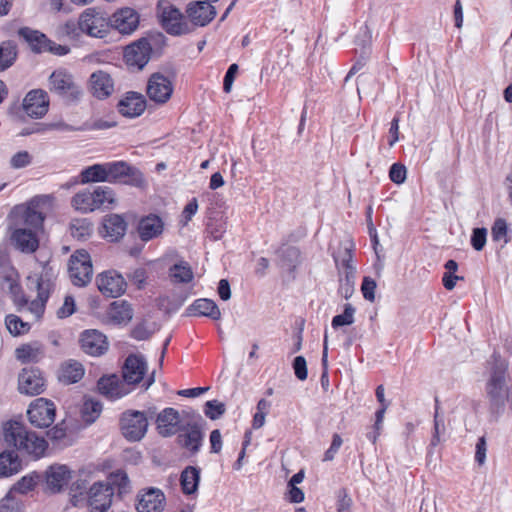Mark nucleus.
<instances>
[{
    "label": "nucleus",
    "instance_id": "nucleus-1",
    "mask_svg": "<svg viewBox=\"0 0 512 512\" xmlns=\"http://www.w3.org/2000/svg\"><path fill=\"white\" fill-rule=\"evenodd\" d=\"M126 478L122 471L107 474L98 468L83 469L73 484L70 501L75 507H87L89 512H107L112 505L115 487L121 491Z\"/></svg>",
    "mask_w": 512,
    "mask_h": 512
},
{
    "label": "nucleus",
    "instance_id": "nucleus-2",
    "mask_svg": "<svg viewBox=\"0 0 512 512\" xmlns=\"http://www.w3.org/2000/svg\"><path fill=\"white\" fill-rule=\"evenodd\" d=\"M488 378L485 382L484 397L489 420L497 422L505 413L512 384L509 383L508 362L499 352L494 351L487 361Z\"/></svg>",
    "mask_w": 512,
    "mask_h": 512
},
{
    "label": "nucleus",
    "instance_id": "nucleus-3",
    "mask_svg": "<svg viewBox=\"0 0 512 512\" xmlns=\"http://www.w3.org/2000/svg\"><path fill=\"white\" fill-rule=\"evenodd\" d=\"M56 277L57 274L48 261L34 260L27 281L29 287L37 291L36 299L29 306V313L35 321H39L44 315L46 303L55 288Z\"/></svg>",
    "mask_w": 512,
    "mask_h": 512
},
{
    "label": "nucleus",
    "instance_id": "nucleus-4",
    "mask_svg": "<svg viewBox=\"0 0 512 512\" xmlns=\"http://www.w3.org/2000/svg\"><path fill=\"white\" fill-rule=\"evenodd\" d=\"M70 204L76 211L87 214L115 208L117 198L110 187L97 186L78 191L72 196Z\"/></svg>",
    "mask_w": 512,
    "mask_h": 512
},
{
    "label": "nucleus",
    "instance_id": "nucleus-5",
    "mask_svg": "<svg viewBox=\"0 0 512 512\" xmlns=\"http://www.w3.org/2000/svg\"><path fill=\"white\" fill-rule=\"evenodd\" d=\"M4 437L8 444L35 458L43 456L47 449V442L43 437L27 430L25 426L18 422L7 424L4 429Z\"/></svg>",
    "mask_w": 512,
    "mask_h": 512
},
{
    "label": "nucleus",
    "instance_id": "nucleus-6",
    "mask_svg": "<svg viewBox=\"0 0 512 512\" xmlns=\"http://www.w3.org/2000/svg\"><path fill=\"white\" fill-rule=\"evenodd\" d=\"M157 16L162 28L172 36H181L191 32L190 26L181 11L167 0H158Z\"/></svg>",
    "mask_w": 512,
    "mask_h": 512
},
{
    "label": "nucleus",
    "instance_id": "nucleus-7",
    "mask_svg": "<svg viewBox=\"0 0 512 512\" xmlns=\"http://www.w3.org/2000/svg\"><path fill=\"white\" fill-rule=\"evenodd\" d=\"M54 197L51 195H39L32 198L21 210L20 217L14 225H23L37 231H43L45 215L44 206L52 205Z\"/></svg>",
    "mask_w": 512,
    "mask_h": 512
},
{
    "label": "nucleus",
    "instance_id": "nucleus-8",
    "mask_svg": "<svg viewBox=\"0 0 512 512\" xmlns=\"http://www.w3.org/2000/svg\"><path fill=\"white\" fill-rule=\"evenodd\" d=\"M195 421H187L184 426V431H179L176 441L177 444L183 449L187 450L190 455H196L203 445L205 437L203 425L205 421L198 412H193Z\"/></svg>",
    "mask_w": 512,
    "mask_h": 512
},
{
    "label": "nucleus",
    "instance_id": "nucleus-9",
    "mask_svg": "<svg viewBox=\"0 0 512 512\" xmlns=\"http://www.w3.org/2000/svg\"><path fill=\"white\" fill-rule=\"evenodd\" d=\"M71 282L78 287L86 286L93 276V265L89 253L84 250H76L69 259L68 266Z\"/></svg>",
    "mask_w": 512,
    "mask_h": 512
},
{
    "label": "nucleus",
    "instance_id": "nucleus-10",
    "mask_svg": "<svg viewBox=\"0 0 512 512\" xmlns=\"http://www.w3.org/2000/svg\"><path fill=\"white\" fill-rule=\"evenodd\" d=\"M166 40L164 34L158 32L151 35L150 40L147 37H142L130 43V66L142 70L151 59L152 45H165Z\"/></svg>",
    "mask_w": 512,
    "mask_h": 512
},
{
    "label": "nucleus",
    "instance_id": "nucleus-11",
    "mask_svg": "<svg viewBox=\"0 0 512 512\" xmlns=\"http://www.w3.org/2000/svg\"><path fill=\"white\" fill-rule=\"evenodd\" d=\"M48 89L69 100H77L82 94L72 74L64 68H58L52 72L48 78Z\"/></svg>",
    "mask_w": 512,
    "mask_h": 512
},
{
    "label": "nucleus",
    "instance_id": "nucleus-12",
    "mask_svg": "<svg viewBox=\"0 0 512 512\" xmlns=\"http://www.w3.org/2000/svg\"><path fill=\"white\" fill-rule=\"evenodd\" d=\"M148 372V363L144 355L130 352L129 356V378L130 393L136 386L141 385L143 391H147L155 382V371L145 379Z\"/></svg>",
    "mask_w": 512,
    "mask_h": 512
},
{
    "label": "nucleus",
    "instance_id": "nucleus-13",
    "mask_svg": "<svg viewBox=\"0 0 512 512\" xmlns=\"http://www.w3.org/2000/svg\"><path fill=\"white\" fill-rule=\"evenodd\" d=\"M30 423L37 428H47L55 420V404L46 398L33 400L27 410Z\"/></svg>",
    "mask_w": 512,
    "mask_h": 512
},
{
    "label": "nucleus",
    "instance_id": "nucleus-14",
    "mask_svg": "<svg viewBox=\"0 0 512 512\" xmlns=\"http://www.w3.org/2000/svg\"><path fill=\"white\" fill-rule=\"evenodd\" d=\"M40 232L23 225H14L11 228L10 240L17 250L25 254H32L39 248Z\"/></svg>",
    "mask_w": 512,
    "mask_h": 512
},
{
    "label": "nucleus",
    "instance_id": "nucleus-15",
    "mask_svg": "<svg viewBox=\"0 0 512 512\" xmlns=\"http://www.w3.org/2000/svg\"><path fill=\"white\" fill-rule=\"evenodd\" d=\"M78 27L89 36L103 38L107 33L108 22L95 8H88L81 14Z\"/></svg>",
    "mask_w": 512,
    "mask_h": 512
},
{
    "label": "nucleus",
    "instance_id": "nucleus-16",
    "mask_svg": "<svg viewBox=\"0 0 512 512\" xmlns=\"http://www.w3.org/2000/svg\"><path fill=\"white\" fill-rule=\"evenodd\" d=\"M96 284L104 296L112 298L121 296L127 287L125 278L116 270H107L100 273L96 277Z\"/></svg>",
    "mask_w": 512,
    "mask_h": 512
},
{
    "label": "nucleus",
    "instance_id": "nucleus-17",
    "mask_svg": "<svg viewBox=\"0 0 512 512\" xmlns=\"http://www.w3.org/2000/svg\"><path fill=\"white\" fill-rule=\"evenodd\" d=\"M157 431L162 437H171L179 431H184L181 414L178 410L167 407L156 416Z\"/></svg>",
    "mask_w": 512,
    "mask_h": 512
},
{
    "label": "nucleus",
    "instance_id": "nucleus-18",
    "mask_svg": "<svg viewBox=\"0 0 512 512\" xmlns=\"http://www.w3.org/2000/svg\"><path fill=\"white\" fill-rule=\"evenodd\" d=\"M173 93V85L168 77L156 72L153 73L147 83V95L150 100L158 104L166 103Z\"/></svg>",
    "mask_w": 512,
    "mask_h": 512
},
{
    "label": "nucleus",
    "instance_id": "nucleus-19",
    "mask_svg": "<svg viewBox=\"0 0 512 512\" xmlns=\"http://www.w3.org/2000/svg\"><path fill=\"white\" fill-rule=\"evenodd\" d=\"M165 501V495L160 489L149 487L139 492L135 507L138 512H162Z\"/></svg>",
    "mask_w": 512,
    "mask_h": 512
},
{
    "label": "nucleus",
    "instance_id": "nucleus-20",
    "mask_svg": "<svg viewBox=\"0 0 512 512\" xmlns=\"http://www.w3.org/2000/svg\"><path fill=\"white\" fill-rule=\"evenodd\" d=\"M82 350L91 356H101L108 350L107 337L96 329L85 330L80 336Z\"/></svg>",
    "mask_w": 512,
    "mask_h": 512
},
{
    "label": "nucleus",
    "instance_id": "nucleus-21",
    "mask_svg": "<svg viewBox=\"0 0 512 512\" xmlns=\"http://www.w3.org/2000/svg\"><path fill=\"white\" fill-rule=\"evenodd\" d=\"M164 221L157 214L150 213L142 216L136 225L139 238L143 242H148L159 237L164 231Z\"/></svg>",
    "mask_w": 512,
    "mask_h": 512
},
{
    "label": "nucleus",
    "instance_id": "nucleus-22",
    "mask_svg": "<svg viewBox=\"0 0 512 512\" xmlns=\"http://www.w3.org/2000/svg\"><path fill=\"white\" fill-rule=\"evenodd\" d=\"M49 100L47 93L42 89L30 91L23 101L26 114L32 118H41L48 111Z\"/></svg>",
    "mask_w": 512,
    "mask_h": 512
},
{
    "label": "nucleus",
    "instance_id": "nucleus-23",
    "mask_svg": "<svg viewBox=\"0 0 512 512\" xmlns=\"http://www.w3.org/2000/svg\"><path fill=\"white\" fill-rule=\"evenodd\" d=\"M210 1H195L188 5L187 15L193 25L195 26H206L216 16V9Z\"/></svg>",
    "mask_w": 512,
    "mask_h": 512
},
{
    "label": "nucleus",
    "instance_id": "nucleus-24",
    "mask_svg": "<svg viewBox=\"0 0 512 512\" xmlns=\"http://www.w3.org/2000/svg\"><path fill=\"white\" fill-rule=\"evenodd\" d=\"M70 479L71 470L66 465H51L45 472L46 489L51 493L59 492Z\"/></svg>",
    "mask_w": 512,
    "mask_h": 512
},
{
    "label": "nucleus",
    "instance_id": "nucleus-25",
    "mask_svg": "<svg viewBox=\"0 0 512 512\" xmlns=\"http://www.w3.org/2000/svg\"><path fill=\"white\" fill-rule=\"evenodd\" d=\"M126 226V221L121 215L110 214L104 217L99 233L108 241L115 242L125 235Z\"/></svg>",
    "mask_w": 512,
    "mask_h": 512
},
{
    "label": "nucleus",
    "instance_id": "nucleus-26",
    "mask_svg": "<svg viewBox=\"0 0 512 512\" xmlns=\"http://www.w3.org/2000/svg\"><path fill=\"white\" fill-rule=\"evenodd\" d=\"M20 393L26 395H37L44 391V379L37 370L24 369L18 379Z\"/></svg>",
    "mask_w": 512,
    "mask_h": 512
},
{
    "label": "nucleus",
    "instance_id": "nucleus-27",
    "mask_svg": "<svg viewBox=\"0 0 512 512\" xmlns=\"http://www.w3.org/2000/svg\"><path fill=\"white\" fill-rule=\"evenodd\" d=\"M89 89L97 99L109 97L114 90V83L110 75L102 70L95 71L89 79Z\"/></svg>",
    "mask_w": 512,
    "mask_h": 512
},
{
    "label": "nucleus",
    "instance_id": "nucleus-28",
    "mask_svg": "<svg viewBox=\"0 0 512 512\" xmlns=\"http://www.w3.org/2000/svg\"><path fill=\"white\" fill-rule=\"evenodd\" d=\"M97 386L99 392L110 400L119 399L126 393L125 384L121 383L116 374L102 376Z\"/></svg>",
    "mask_w": 512,
    "mask_h": 512
},
{
    "label": "nucleus",
    "instance_id": "nucleus-29",
    "mask_svg": "<svg viewBox=\"0 0 512 512\" xmlns=\"http://www.w3.org/2000/svg\"><path fill=\"white\" fill-rule=\"evenodd\" d=\"M189 316H204L213 320H218L221 317V312L215 301L208 298L196 299L186 309Z\"/></svg>",
    "mask_w": 512,
    "mask_h": 512
},
{
    "label": "nucleus",
    "instance_id": "nucleus-30",
    "mask_svg": "<svg viewBox=\"0 0 512 512\" xmlns=\"http://www.w3.org/2000/svg\"><path fill=\"white\" fill-rule=\"evenodd\" d=\"M18 34L36 53L47 52L49 39L43 33L28 27L19 29Z\"/></svg>",
    "mask_w": 512,
    "mask_h": 512
},
{
    "label": "nucleus",
    "instance_id": "nucleus-31",
    "mask_svg": "<svg viewBox=\"0 0 512 512\" xmlns=\"http://www.w3.org/2000/svg\"><path fill=\"white\" fill-rule=\"evenodd\" d=\"M200 468L196 466H187L180 475V485L182 492L191 495L197 492L200 483Z\"/></svg>",
    "mask_w": 512,
    "mask_h": 512
},
{
    "label": "nucleus",
    "instance_id": "nucleus-32",
    "mask_svg": "<svg viewBox=\"0 0 512 512\" xmlns=\"http://www.w3.org/2000/svg\"><path fill=\"white\" fill-rule=\"evenodd\" d=\"M83 365L76 360L65 361L59 370V379L63 383L72 384L80 381L84 376Z\"/></svg>",
    "mask_w": 512,
    "mask_h": 512
},
{
    "label": "nucleus",
    "instance_id": "nucleus-33",
    "mask_svg": "<svg viewBox=\"0 0 512 512\" xmlns=\"http://www.w3.org/2000/svg\"><path fill=\"white\" fill-rule=\"evenodd\" d=\"M276 254L279 257V266L285 268L289 272H294L300 263V250L295 246L280 247Z\"/></svg>",
    "mask_w": 512,
    "mask_h": 512
},
{
    "label": "nucleus",
    "instance_id": "nucleus-34",
    "mask_svg": "<svg viewBox=\"0 0 512 512\" xmlns=\"http://www.w3.org/2000/svg\"><path fill=\"white\" fill-rule=\"evenodd\" d=\"M148 425L145 413L139 410H130V441L141 440L147 432Z\"/></svg>",
    "mask_w": 512,
    "mask_h": 512
},
{
    "label": "nucleus",
    "instance_id": "nucleus-35",
    "mask_svg": "<svg viewBox=\"0 0 512 512\" xmlns=\"http://www.w3.org/2000/svg\"><path fill=\"white\" fill-rule=\"evenodd\" d=\"M43 355L44 350L42 345L36 342L21 345L15 350L17 360L22 363L38 362Z\"/></svg>",
    "mask_w": 512,
    "mask_h": 512
},
{
    "label": "nucleus",
    "instance_id": "nucleus-36",
    "mask_svg": "<svg viewBox=\"0 0 512 512\" xmlns=\"http://www.w3.org/2000/svg\"><path fill=\"white\" fill-rule=\"evenodd\" d=\"M106 163L86 167L80 173V183L107 182Z\"/></svg>",
    "mask_w": 512,
    "mask_h": 512
},
{
    "label": "nucleus",
    "instance_id": "nucleus-37",
    "mask_svg": "<svg viewBox=\"0 0 512 512\" xmlns=\"http://www.w3.org/2000/svg\"><path fill=\"white\" fill-rule=\"evenodd\" d=\"M169 276L174 283L182 284L189 283L194 278L191 266L185 261L172 265L169 268Z\"/></svg>",
    "mask_w": 512,
    "mask_h": 512
},
{
    "label": "nucleus",
    "instance_id": "nucleus-38",
    "mask_svg": "<svg viewBox=\"0 0 512 512\" xmlns=\"http://www.w3.org/2000/svg\"><path fill=\"white\" fill-rule=\"evenodd\" d=\"M107 182L126 183L128 177V164L125 161H114L106 163Z\"/></svg>",
    "mask_w": 512,
    "mask_h": 512
},
{
    "label": "nucleus",
    "instance_id": "nucleus-39",
    "mask_svg": "<svg viewBox=\"0 0 512 512\" xmlns=\"http://www.w3.org/2000/svg\"><path fill=\"white\" fill-rule=\"evenodd\" d=\"M92 222L87 218H76L70 223V233L73 238L80 241L87 240L92 234Z\"/></svg>",
    "mask_w": 512,
    "mask_h": 512
},
{
    "label": "nucleus",
    "instance_id": "nucleus-40",
    "mask_svg": "<svg viewBox=\"0 0 512 512\" xmlns=\"http://www.w3.org/2000/svg\"><path fill=\"white\" fill-rule=\"evenodd\" d=\"M108 320L115 325H121L128 319V304L125 300L114 301L110 304Z\"/></svg>",
    "mask_w": 512,
    "mask_h": 512
},
{
    "label": "nucleus",
    "instance_id": "nucleus-41",
    "mask_svg": "<svg viewBox=\"0 0 512 512\" xmlns=\"http://www.w3.org/2000/svg\"><path fill=\"white\" fill-rule=\"evenodd\" d=\"M20 469V461L14 452H3L0 454V474L10 476Z\"/></svg>",
    "mask_w": 512,
    "mask_h": 512
},
{
    "label": "nucleus",
    "instance_id": "nucleus-42",
    "mask_svg": "<svg viewBox=\"0 0 512 512\" xmlns=\"http://www.w3.org/2000/svg\"><path fill=\"white\" fill-rule=\"evenodd\" d=\"M102 404L94 398H85L81 409L82 418L86 423H93L102 412Z\"/></svg>",
    "mask_w": 512,
    "mask_h": 512
},
{
    "label": "nucleus",
    "instance_id": "nucleus-43",
    "mask_svg": "<svg viewBox=\"0 0 512 512\" xmlns=\"http://www.w3.org/2000/svg\"><path fill=\"white\" fill-rule=\"evenodd\" d=\"M5 326L9 333L13 336L27 334L31 329L29 322L23 321L18 315L15 314H8L5 317Z\"/></svg>",
    "mask_w": 512,
    "mask_h": 512
},
{
    "label": "nucleus",
    "instance_id": "nucleus-44",
    "mask_svg": "<svg viewBox=\"0 0 512 512\" xmlns=\"http://www.w3.org/2000/svg\"><path fill=\"white\" fill-rule=\"evenodd\" d=\"M17 57L16 46L6 41L0 44V72L13 65Z\"/></svg>",
    "mask_w": 512,
    "mask_h": 512
},
{
    "label": "nucleus",
    "instance_id": "nucleus-45",
    "mask_svg": "<svg viewBox=\"0 0 512 512\" xmlns=\"http://www.w3.org/2000/svg\"><path fill=\"white\" fill-rule=\"evenodd\" d=\"M39 481V475L37 473H30L28 475L23 476L12 488L9 492L13 494L14 492L20 494H26L29 491L33 490Z\"/></svg>",
    "mask_w": 512,
    "mask_h": 512
},
{
    "label": "nucleus",
    "instance_id": "nucleus-46",
    "mask_svg": "<svg viewBox=\"0 0 512 512\" xmlns=\"http://www.w3.org/2000/svg\"><path fill=\"white\" fill-rule=\"evenodd\" d=\"M355 308L347 303L344 305V310L341 314L335 315L332 318L331 325L334 329H338L342 326H348L354 323Z\"/></svg>",
    "mask_w": 512,
    "mask_h": 512
},
{
    "label": "nucleus",
    "instance_id": "nucleus-47",
    "mask_svg": "<svg viewBox=\"0 0 512 512\" xmlns=\"http://www.w3.org/2000/svg\"><path fill=\"white\" fill-rule=\"evenodd\" d=\"M118 30L122 34L128 33V9L122 8L116 11L109 19L108 26Z\"/></svg>",
    "mask_w": 512,
    "mask_h": 512
},
{
    "label": "nucleus",
    "instance_id": "nucleus-48",
    "mask_svg": "<svg viewBox=\"0 0 512 512\" xmlns=\"http://www.w3.org/2000/svg\"><path fill=\"white\" fill-rule=\"evenodd\" d=\"M356 273L345 271L340 277V286L338 292L345 298L349 299L354 293Z\"/></svg>",
    "mask_w": 512,
    "mask_h": 512
},
{
    "label": "nucleus",
    "instance_id": "nucleus-49",
    "mask_svg": "<svg viewBox=\"0 0 512 512\" xmlns=\"http://www.w3.org/2000/svg\"><path fill=\"white\" fill-rule=\"evenodd\" d=\"M508 231L509 229L506 220L503 218H497L491 227L493 241L498 242L503 240L504 244H507L510 241Z\"/></svg>",
    "mask_w": 512,
    "mask_h": 512
},
{
    "label": "nucleus",
    "instance_id": "nucleus-50",
    "mask_svg": "<svg viewBox=\"0 0 512 512\" xmlns=\"http://www.w3.org/2000/svg\"><path fill=\"white\" fill-rule=\"evenodd\" d=\"M147 107V100L139 93L130 91V118L140 116Z\"/></svg>",
    "mask_w": 512,
    "mask_h": 512
},
{
    "label": "nucleus",
    "instance_id": "nucleus-51",
    "mask_svg": "<svg viewBox=\"0 0 512 512\" xmlns=\"http://www.w3.org/2000/svg\"><path fill=\"white\" fill-rule=\"evenodd\" d=\"M10 289L13 293V303L16 307L17 312L24 313L29 312V306L31 301H29L25 295L21 292L20 287L15 284H10Z\"/></svg>",
    "mask_w": 512,
    "mask_h": 512
},
{
    "label": "nucleus",
    "instance_id": "nucleus-52",
    "mask_svg": "<svg viewBox=\"0 0 512 512\" xmlns=\"http://www.w3.org/2000/svg\"><path fill=\"white\" fill-rule=\"evenodd\" d=\"M204 414L211 420H217L222 417L226 411L225 404L218 400H209L204 404Z\"/></svg>",
    "mask_w": 512,
    "mask_h": 512
},
{
    "label": "nucleus",
    "instance_id": "nucleus-53",
    "mask_svg": "<svg viewBox=\"0 0 512 512\" xmlns=\"http://www.w3.org/2000/svg\"><path fill=\"white\" fill-rule=\"evenodd\" d=\"M487 241V229L484 227H477L472 230L470 243L474 250L482 251Z\"/></svg>",
    "mask_w": 512,
    "mask_h": 512
},
{
    "label": "nucleus",
    "instance_id": "nucleus-54",
    "mask_svg": "<svg viewBox=\"0 0 512 512\" xmlns=\"http://www.w3.org/2000/svg\"><path fill=\"white\" fill-rule=\"evenodd\" d=\"M32 163V155L28 151H19L12 155L9 164L13 169H22Z\"/></svg>",
    "mask_w": 512,
    "mask_h": 512
},
{
    "label": "nucleus",
    "instance_id": "nucleus-55",
    "mask_svg": "<svg viewBox=\"0 0 512 512\" xmlns=\"http://www.w3.org/2000/svg\"><path fill=\"white\" fill-rule=\"evenodd\" d=\"M352 258H353V255H352L351 247L344 248V250L341 252L340 259L338 256L334 255V260H335L336 265L337 266L341 265V267L344 269V272L351 270L352 272L356 273V268L352 264Z\"/></svg>",
    "mask_w": 512,
    "mask_h": 512
},
{
    "label": "nucleus",
    "instance_id": "nucleus-56",
    "mask_svg": "<svg viewBox=\"0 0 512 512\" xmlns=\"http://www.w3.org/2000/svg\"><path fill=\"white\" fill-rule=\"evenodd\" d=\"M407 177V169L401 163H393L389 169L390 180L397 184H403Z\"/></svg>",
    "mask_w": 512,
    "mask_h": 512
},
{
    "label": "nucleus",
    "instance_id": "nucleus-57",
    "mask_svg": "<svg viewBox=\"0 0 512 512\" xmlns=\"http://www.w3.org/2000/svg\"><path fill=\"white\" fill-rule=\"evenodd\" d=\"M337 503L336 510L337 512H351L352 499L348 495L346 488H341L336 493Z\"/></svg>",
    "mask_w": 512,
    "mask_h": 512
},
{
    "label": "nucleus",
    "instance_id": "nucleus-58",
    "mask_svg": "<svg viewBox=\"0 0 512 512\" xmlns=\"http://www.w3.org/2000/svg\"><path fill=\"white\" fill-rule=\"evenodd\" d=\"M292 369L296 378L304 381L308 377L307 361L304 356H296L292 361Z\"/></svg>",
    "mask_w": 512,
    "mask_h": 512
},
{
    "label": "nucleus",
    "instance_id": "nucleus-59",
    "mask_svg": "<svg viewBox=\"0 0 512 512\" xmlns=\"http://www.w3.org/2000/svg\"><path fill=\"white\" fill-rule=\"evenodd\" d=\"M376 281L369 276H365L361 284V292L365 300L373 302L375 300Z\"/></svg>",
    "mask_w": 512,
    "mask_h": 512
},
{
    "label": "nucleus",
    "instance_id": "nucleus-60",
    "mask_svg": "<svg viewBox=\"0 0 512 512\" xmlns=\"http://www.w3.org/2000/svg\"><path fill=\"white\" fill-rule=\"evenodd\" d=\"M148 272L146 268H136L133 273H130V282H132L138 290H142L147 285Z\"/></svg>",
    "mask_w": 512,
    "mask_h": 512
},
{
    "label": "nucleus",
    "instance_id": "nucleus-61",
    "mask_svg": "<svg viewBox=\"0 0 512 512\" xmlns=\"http://www.w3.org/2000/svg\"><path fill=\"white\" fill-rule=\"evenodd\" d=\"M371 31L367 25L360 28L358 35L355 38V44L361 47V51L367 50L370 52L371 45Z\"/></svg>",
    "mask_w": 512,
    "mask_h": 512
},
{
    "label": "nucleus",
    "instance_id": "nucleus-62",
    "mask_svg": "<svg viewBox=\"0 0 512 512\" xmlns=\"http://www.w3.org/2000/svg\"><path fill=\"white\" fill-rule=\"evenodd\" d=\"M0 512H20L19 502L11 492L0 501Z\"/></svg>",
    "mask_w": 512,
    "mask_h": 512
},
{
    "label": "nucleus",
    "instance_id": "nucleus-63",
    "mask_svg": "<svg viewBox=\"0 0 512 512\" xmlns=\"http://www.w3.org/2000/svg\"><path fill=\"white\" fill-rule=\"evenodd\" d=\"M130 186H134L142 190L147 187V181L144 174L133 166H130Z\"/></svg>",
    "mask_w": 512,
    "mask_h": 512
},
{
    "label": "nucleus",
    "instance_id": "nucleus-64",
    "mask_svg": "<svg viewBox=\"0 0 512 512\" xmlns=\"http://www.w3.org/2000/svg\"><path fill=\"white\" fill-rule=\"evenodd\" d=\"M238 69L239 67L236 63H233L228 67L223 79V91L225 93H229L231 91Z\"/></svg>",
    "mask_w": 512,
    "mask_h": 512
}]
</instances>
